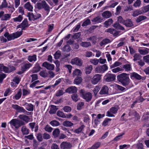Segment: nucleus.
Returning a JSON list of instances; mask_svg holds the SVG:
<instances>
[{
  "label": "nucleus",
  "instance_id": "nucleus-38",
  "mask_svg": "<svg viewBox=\"0 0 149 149\" xmlns=\"http://www.w3.org/2000/svg\"><path fill=\"white\" fill-rule=\"evenodd\" d=\"M111 42V41L110 39L108 38H105L102 40L100 43V46H102L104 45Z\"/></svg>",
  "mask_w": 149,
  "mask_h": 149
},
{
  "label": "nucleus",
  "instance_id": "nucleus-55",
  "mask_svg": "<svg viewBox=\"0 0 149 149\" xmlns=\"http://www.w3.org/2000/svg\"><path fill=\"white\" fill-rule=\"evenodd\" d=\"M63 110L65 112H69L72 110L71 108L68 106H65L63 108Z\"/></svg>",
  "mask_w": 149,
  "mask_h": 149
},
{
  "label": "nucleus",
  "instance_id": "nucleus-31",
  "mask_svg": "<svg viewBox=\"0 0 149 149\" xmlns=\"http://www.w3.org/2000/svg\"><path fill=\"white\" fill-rule=\"evenodd\" d=\"M4 36L8 40L14 39L13 33L10 34L8 32H6L4 34Z\"/></svg>",
  "mask_w": 149,
  "mask_h": 149
},
{
  "label": "nucleus",
  "instance_id": "nucleus-40",
  "mask_svg": "<svg viewBox=\"0 0 149 149\" xmlns=\"http://www.w3.org/2000/svg\"><path fill=\"white\" fill-rule=\"evenodd\" d=\"M149 49L146 48L143 49H139V52L141 55H144L148 53Z\"/></svg>",
  "mask_w": 149,
  "mask_h": 149
},
{
  "label": "nucleus",
  "instance_id": "nucleus-60",
  "mask_svg": "<svg viewBox=\"0 0 149 149\" xmlns=\"http://www.w3.org/2000/svg\"><path fill=\"white\" fill-rule=\"evenodd\" d=\"M84 104V103L83 102H79L77 105V109L79 110L81 109L83 107Z\"/></svg>",
  "mask_w": 149,
  "mask_h": 149
},
{
  "label": "nucleus",
  "instance_id": "nucleus-8",
  "mask_svg": "<svg viewBox=\"0 0 149 149\" xmlns=\"http://www.w3.org/2000/svg\"><path fill=\"white\" fill-rule=\"evenodd\" d=\"M102 75L97 74H95L91 79V81L93 84H97L101 79Z\"/></svg>",
  "mask_w": 149,
  "mask_h": 149
},
{
  "label": "nucleus",
  "instance_id": "nucleus-56",
  "mask_svg": "<svg viewBox=\"0 0 149 149\" xmlns=\"http://www.w3.org/2000/svg\"><path fill=\"white\" fill-rule=\"evenodd\" d=\"M57 115L60 117L65 118V115L64 113L60 111H58L57 113Z\"/></svg>",
  "mask_w": 149,
  "mask_h": 149
},
{
  "label": "nucleus",
  "instance_id": "nucleus-20",
  "mask_svg": "<svg viewBox=\"0 0 149 149\" xmlns=\"http://www.w3.org/2000/svg\"><path fill=\"white\" fill-rule=\"evenodd\" d=\"M23 106H25L26 109L28 111H32L33 110V106L31 104L26 103Z\"/></svg>",
  "mask_w": 149,
  "mask_h": 149
},
{
  "label": "nucleus",
  "instance_id": "nucleus-16",
  "mask_svg": "<svg viewBox=\"0 0 149 149\" xmlns=\"http://www.w3.org/2000/svg\"><path fill=\"white\" fill-rule=\"evenodd\" d=\"M37 4H42L43 8H44L45 10L47 12L48 14L50 11L49 7L45 1H42L41 3H38Z\"/></svg>",
  "mask_w": 149,
  "mask_h": 149
},
{
  "label": "nucleus",
  "instance_id": "nucleus-34",
  "mask_svg": "<svg viewBox=\"0 0 149 149\" xmlns=\"http://www.w3.org/2000/svg\"><path fill=\"white\" fill-rule=\"evenodd\" d=\"M57 109L58 108H57L56 106L53 105H51L49 113L50 114L55 113Z\"/></svg>",
  "mask_w": 149,
  "mask_h": 149
},
{
  "label": "nucleus",
  "instance_id": "nucleus-59",
  "mask_svg": "<svg viewBox=\"0 0 149 149\" xmlns=\"http://www.w3.org/2000/svg\"><path fill=\"white\" fill-rule=\"evenodd\" d=\"M123 70L122 68H121L119 67L114 68L112 70L113 72L115 73L118 72L120 71H122Z\"/></svg>",
  "mask_w": 149,
  "mask_h": 149
},
{
  "label": "nucleus",
  "instance_id": "nucleus-7",
  "mask_svg": "<svg viewBox=\"0 0 149 149\" xmlns=\"http://www.w3.org/2000/svg\"><path fill=\"white\" fill-rule=\"evenodd\" d=\"M4 11H1L0 12V18L2 21L8 20L11 17V15L9 14H4Z\"/></svg>",
  "mask_w": 149,
  "mask_h": 149
},
{
  "label": "nucleus",
  "instance_id": "nucleus-6",
  "mask_svg": "<svg viewBox=\"0 0 149 149\" xmlns=\"http://www.w3.org/2000/svg\"><path fill=\"white\" fill-rule=\"evenodd\" d=\"M108 68L106 64L98 66L96 68L95 70L97 73H103L108 69Z\"/></svg>",
  "mask_w": 149,
  "mask_h": 149
},
{
  "label": "nucleus",
  "instance_id": "nucleus-58",
  "mask_svg": "<svg viewBox=\"0 0 149 149\" xmlns=\"http://www.w3.org/2000/svg\"><path fill=\"white\" fill-rule=\"evenodd\" d=\"M44 129L45 131L49 132H51L53 129L52 128L50 127L48 125L45 126Z\"/></svg>",
  "mask_w": 149,
  "mask_h": 149
},
{
  "label": "nucleus",
  "instance_id": "nucleus-3",
  "mask_svg": "<svg viewBox=\"0 0 149 149\" xmlns=\"http://www.w3.org/2000/svg\"><path fill=\"white\" fill-rule=\"evenodd\" d=\"M79 92L82 98L85 99L86 102H88L91 100L92 98V95L91 93H85L84 90L83 89L81 90Z\"/></svg>",
  "mask_w": 149,
  "mask_h": 149
},
{
  "label": "nucleus",
  "instance_id": "nucleus-47",
  "mask_svg": "<svg viewBox=\"0 0 149 149\" xmlns=\"http://www.w3.org/2000/svg\"><path fill=\"white\" fill-rule=\"evenodd\" d=\"M21 95V91L20 90L18 91V93L15 96L13 97V98L14 99H15V100H18L20 98Z\"/></svg>",
  "mask_w": 149,
  "mask_h": 149
},
{
  "label": "nucleus",
  "instance_id": "nucleus-53",
  "mask_svg": "<svg viewBox=\"0 0 149 149\" xmlns=\"http://www.w3.org/2000/svg\"><path fill=\"white\" fill-rule=\"evenodd\" d=\"M90 62L95 65H96L99 62V60L96 58L91 59Z\"/></svg>",
  "mask_w": 149,
  "mask_h": 149
},
{
  "label": "nucleus",
  "instance_id": "nucleus-35",
  "mask_svg": "<svg viewBox=\"0 0 149 149\" xmlns=\"http://www.w3.org/2000/svg\"><path fill=\"white\" fill-rule=\"evenodd\" d=\"M81 46L83 47H88L91 46V44L89 42H82L80 44Z\"/></svg>",
  "mask_w": 149,
  "mask_h": 149
},
{
  "label": "nucleus",
  "instance_id": "nucleus-15",
  "mask_svg": "<svg viewBox=\"0 0 149 149\" xmlns=\"http://www.w3.org/2000/svg\"><path fill=\"white\" fill-rule=\"evenodd\" d=\"M77 90L75 86H70L65 90V92L69 93H74L77 92Z\"/></svg>",
  "mask_w": 149,
  "mask_h": 149
},
{
  "label": "nucleus",
  "instance_id": "nucleus-14",
  "mask_svg": "<svg viewBox=\"0 0 149 149\" xmlns=\"http://www.w3.org/2000/svg\"><path fill=\"white\" fill-rule=\"evenodd\" d=\"M123 24L127 27H132L134 26L133 22L131 19L129 18L125 20Z\"/></svg>",
  "mask_w": 149,
  "mask_h": 149
},
{
  "label": "nucleus",
  "instance_id": "nucleus-28",
  "mask_svg": "<svg viewBox=\"0 0 149 149\" xmlns=\"http://www.w3.org/2000/svg\"><path fill=\"white\" fill-rule=\"evenodd\" d=\"M130 77L131 78H134L135 79L139 80L141 78V76L135 72H133L131 74Z\"/></svg>",
  "mask_w": 149,
  "mask_h": 149
},
{
  "label": "nucleus",
  "instance_id": "nucleus-17",
  "mask_svg": "<svg viewBox=\"0 0 149 149\" xmlns=\"http://www.w3.org/2000/svg\"><path fill=\"white\" fill-rule=\"evenodd\" d=\"M109 88L107 86L104 85L102 88L99 93L101 95H105L108 94Z\"/></svg>",
  "mask_w": 149,
  "mask_h": 149
},
{
  "label": "nucleus",
  "instance_id": "nucleus-39",
  "mask_svg": "<svg viewBox=\"0 0 149 149\" xmlns=\"http://www.w3.org/2000/svg\"><path fill=\"white\" fill-rule=\"evenodd\" d=\"M142 13H143V12L142 10H136L133 12L132 15L133 17H135Z\"/></svg>",
  "mask_w": 149,
  "mask_h": 149
},
{
  "label": "nucleus",
  "instance_id": "nucleus-27",
  "mask_svg": "<svg viewBox=\"0 0 149 149\" xmlns=\"http://www.w3.org/2000/svg\"><path fill=\"white\" fill-rule=\"evenodd\" d=\"M19 118L26 123H27L29 120L30 118L28 116L26 115H20L19 116Z\"/></svg>",
  "mask_w": 149,
  "mask_h": 149
},
{
  "label": "nucleus",
  "instance_id": "nucleus-51",
  "mask_svg": "<svg viewBox=\"0 0 149 149\" xmlns=\"http://www.w3.org/2000/svg\"><path fill=\"white\" fill-rule=\"evenodd\" d=\"M8 3L6 0H3L1 5L0 6V9H2L3 8H6L7 7Z\"/></svg>",
  "mask_w": 149,
  "mask_h": 149
},
{
  "label": "nucleus",
  "instance_id": "nucleus-18",
  "mask_svg": "<svg viewBox=\"0 0 149 149\" xmlns=\"http://www.w3.org/2000/svg\"><path fill=\"white\" fill-rule=\"evenodd\" d=\"M102 17L104 18H108L111 17L112 16V13L111 12L106 11L103 12L102 14Z\"/></svg>",
  "mask_w": 149,
  "mask_h": 149
},
{
  "label": "nucleus",
  "instance_id": "nucleus-25",
  "mask_svg": "<svg viewBox=\"0 0 149 149\" xmlns=\"http://www.w3.org/2000/svg\"><path fill=\"white\" fill-rule=\"evenodd\" d=\"M24 8L29 11H32L33 9L32 6L31 5L29 2H28L26 3L24 5Z\"/></svg>",
  "mask_w": 149,
  "mask_h": 149
},
{
  "label": "nucleus",
  "instance_id": "nucleus-36",
  "mask_svg": "<svg viewBox=\"0 0 149 149\" xmlns=\"http://www.w3.org/2000/svg\"><path fill=\"white\" fill-rule=\"evenodd\" d=\"M74 125L73 123L69 121H65L63 123V125L67 127H70L73 126Z\"/></svg>",
  "mask_w": 149,
  "mask_h": 149
},
{
  "label": "nucleus",
  "instance_id": "nucleus-61",
  "mask_svg": "<svg viewBox=\"0 0 149 149\" xmlns=\"http://www.w3.org/2000/svg\"><path fill=\"white\" fill-rule=\"evenodd\" d=\"M146 18V17L145 16L141 15L139 16V17L137 18L136 21L137 22H139L145 19Z\"/></svg>",
  "mask_w": 149,
  "mask_h": 149
},
{
  "label": "nucleus",
  "instance_id": "nucleus-10",
  "mask_svg": "<svg viewBox=\"0 0 149 149\" xmlns=\"http://www.w3.org/2000/svg\"><path fill=\"white\" fill-rule=\"evenodd\" d=\"M12 107L17 110L18 112H22L26 113L27 112L23 107H20L17 104H13Z\"/></svg>",
  "mask_w": 149,
  "mask_h": 149
},
{
  "label": "nucleus",
  "instance_id": "nucleus-11",
  "mask_svg": "<svg viewBox=\"0 0 149 149\" xmlns=\"http://www.w3.org/2000/svg\"><path fill=\"white\" fill-rule=\"evenodd\" d=\"M72 147L71 143L65 141L62 142L60 145L61 149H71Z\"/></svg>",
  "mask_w": 149,
  "mask_h": 149
},
{
  "label": "nucleus",
  "instance_id": "nucleus-57",
  "mask_svg": "<svg viewBox=\"0 0 149 149\" xmlns=\"http://www.w3.org/2000/svg\"><path fill=\"white\" fill-rule=\"evenodd\" d=\"M61 55V52L59 50L56 51L54 55V58L56 59L59 58Z\"/></svg>",
  "mask_w": 149,
  "mask_h": 149
},
{
  "label": "nucleus",
  "instance_id": "nucleus-52",
  "mask_svg": "<svg viewBox=\"0 0 149 149\" xmlns=\"http://www.w3.org/2000/svg\"><path fill=\"white\" fill-rule=\"evenodd\" d=\"M71 97L72 100L75 102L78 101V100L79 99V97L76 94L72 95H71Z\"/></svg>",
  "mask_w": 149,
  "mask_h": 149
},
{
  "label": "nucleus",
  "instance_id": "nucleus-5",
  "mask_svg": "<svg viewBox=\"0 0 149 149\" xmlns=\"http://www.w3.org/2000/svg\"><path fill=\"white\" fill-rule=\"evenodd\" d=\"M116 76L114 74L108 73L104 77L105 81L108 82H111L114 80L116 79Z\"/></svg>",
  "mask_w": 149,
  "mask_h": 149
},
{
  "label": "nucleus",
  "instance_id": "nucleus-2",
  "mask_svg": "<svg viewBox=\"0 0 149 149\" xmlns=\"http://www.w3.org/2000/svg\"><path fill=\"white\" fill-rule=\"evenodd\" d=\"M9 123L12 126H14L15 128L17 129L25 124L24 123L22 120H19L16 119H12L9 122Z\"/></svg>",
  "mask_w": 149,
  "mask_h": 149
},
{
  "label": "nucleus",
  "instance_id": "nucleus-29",
  "mask_svg": "<svg viewBox=\"0 0 149 149\" xmlns=\"http://www.w3.org/2000/svg\"><path fill=\"white\" fill-rule=\"evenodd\" d=\"M113 22L112 19L111 18L109 19L104 22V26L106 28L108 27L109 26L112 24Z\"/></svg>",
  "mask_w": 149,
  "mask_h": 149
},
{
  "label": "nucleus",
  "instance_id": "nucleus-43",
  "mask_svg": "<svg viewBox=\"0 0 149 149\" xmlns=\"http://www.w3.org/2000/svg\"><path fill=\"white\" fill-rule=\"evenodd\" d=\"M23 19V17L22 15H19L17 17L13 19V20L15 22H21Z\"/></svg>",
  "mask_w": 149,
  "mask_h": 149
},
{
  "label": "nucleus",
  "instance_id": "nucleus-32",
  "mask_svg": "<svg viewBox=\"0 0 149 149\" xmlns=\"http://www.w3.org/2000/svg\"><path fill=\"white\" fill-rule=\"evenodd\" d=\"M82 73L81 71L78 69H75L72 72L73 76L74 77L80 75Z\"/></svg>",
  "mask_w": 149,
  "mask_h": 149
},
{
  "label": "nucleus",
  "instance_id": "nucleus-30",
  "mask_svg": "<svg viewBox=\"0 0 149 149\" xmlns=\"http://www.w3.org/2000/svg\"><path fill=\"white\" fill-rule=\"evenodd\" d=\"M60 131L59 129L56 128L53 131L52 134L53 135L54 138L58 137L60 134Z\"/></svg>",
  "mask_w": 149,
  "mask_h": 149
},
{
  "label": "nucleus",
  "instance_id": "nucleus-12",
  "mask_svg": "<svg viewBox=\"0 0 149 149\" xmlns=\"http://www.w3.org/2000/svg\"><path fill=\"white\" fill-rule=\"evenodd\" d=\"M105 32L110 33L113 35V36H117L119 35L120 32L114 29L109 28L105 30Z\"/></svg>",
  "mask_w": 149,
  "mask_h": 149
},
{
  "label": "nucleus",
  "instance_id": "nucleus-33",
  "mask_svg": "<svg viewBox=\"0 0 149 149\" xmlns=\"http://www.w3.org/2000/svg\"><path fill=\"white\" fill-rule=\"evenodd\" d=\"M93 70V66L91 65L86 67L85 68V72L86 74H89Z\"/></svg>",
  "mask_w": 149,
  "mask_h": 149
},
{
  "label": "nucleus",
  "instance_id": "nucleus-19",
  "mask_svg": "<svg viewBox=\"0 0 149 149\" xmlns=\"http://www.w3.org/2000/svg\"><path fill=\"white\" fill-rule=\"evenodd\" d=\"M91 21L96 23H101L103 21V19L101 17L98 16L93 19Z\"/></svg>",
  "mask_w": 149,
  "mask_h": 149
},
{
  "label": "nucleus",
  "instance_id": "nucleus-42",
  "mask_svg": "<svg viewBox=\"0 0 149 149\" xmlns=\"http://www.w3.org/2000/svg\"><path fill=\"white\" fill-rule=\"evenodd\" d=\"M32 65L30 63H26L24 64L22 66V69L24 71L26 70V69L29 68Z\"/></svg>",
  "mask_w": 149,
  "mask_h": 149
},
{
  "label": "nucleus",
  "instance_id": "nucleus-26",
  "mask_svg": "<svg viewBox=\"0 0 149 149\" xmlns=\"http://www.w3.org/2000/svg\"><path fill=\"white\" fill-rule=\"evenodd\" d=\"M3 71L5 73L9 72L8 68L4 66L3 64H0V72Z\"/></svg>",
  "mask_w": 149,
  "mask_h": 149
},
{
  "label": "nucleus",
  "instance_id": "nucleus-54",
  "mask_svg": "<svg viewBox=\"0 0 149 149\" xmlns=\"http://www.w3.org/2000/svg\"><path fill=\"white\" fill-rule=\"evenodd\" d=\"M122 64V63L120 62L116 61L113 64L111 65L110 67L111 68H112L115 67L120 66Z\"/></svg>",
  "mask_w": 149,
  "mask_h": 149
},
{
  "label": "nucleus",
  "instance_id": "nucleus-48",
  "mask_svg": "<svg viewBox=\"0 0 149 149\" xmlns=\"http://www.w3.org/2000/svg\"><path fill=\"white\" fill-rule=\"evenodd\" d=\"M84 127L85 126L84 125H82L78 128L74 130V132L78 134L81 132L82 130Z\"/></svg>",
  "mask_w": 149,
  "mask_h": 149
},
{
  "label": "nucleus",
  "instance_id": "nucleus-44",
  "mask_svg": "<svg viewBox=\"0 0 149 149\" xmlns=\"http://www.w3.org/2000/svg\"><path fill=\"white\" fill-rule=\"evenodd\" d=\"M36 56L35 55L32 56H29L28 58V60L30 62H32L33 61H35L36 60Z\"/></svg>",
  "mask_w": 149,
  "mask_h": 149
},
{
  "label": "nucleus",
  "instance_id": "nucleus-21",
  "mask_svg": "<svg viewBox=\"0 0 149 149\" xmlns=\"http://www.w3.org/2000/svg\"><path fill=\"white\" fill-rule=\"evenodd\" d=\"M20 26H22V30L24 29L26 27H28L29 26L27 19H24L21 24Z\"/></svg>",
  "mask_w": 149,
  "mask_h": 149
},
{
  "label": "nucleus",
  "instance_id": "nucleus-22",
  "mask_svg": "<svg viewBox=\"0 0 149 149\" xmlns=\"http://www.w3.org/2000/svg\"><path fill=\"white\" fill-rule=\"evenodd\" d=\"M123 69L126 72L130 71L132 70V66L130 64H125L123 66Z\"/></svg>",
  "mask_w": 149,
  "mask_h": 149
},
{
  "label": "nucleus",
  "instance_id": "nucleus-64",
  "mask_svg": "<svg viewBox=\"0 0 149 149\" xmlns=\"http://www.w3.org/2000/svg\"><path fill=\"white\" fill-rule=\"evenodd\" d=\"M110 110L112 113L115 114L117 113L118 109L117 107H114L111 108Z\"/></svg>",
  "mask_w": 149,
  "mask_h": 149
},
{
  "label": "nucleus",
  "instance_id": "nucleus-63",
  "mask_svg": "<svg viewBox=\"0 0 149 149\" xmlns=\"http://www.w3.org/2000/svg\"><path fill=\"white\" fill-rule=\"evenodd\" d=\"M91 23V22L90 19H88L83 23L82 26H86L90 24Z\"/></svg>",
  "mask_w": 149,
  "mask_h": 149
},
{
  "label": "nucleus",
  "instance_id": "nucleus-46",
  "mask_svg": "<svg viewBox=\"0 0 149 149\" xmlns=\"http://www.w3.org/2000/svg\"><path fill=\"white\" fill-rule=\"evenodd\" d=\"M64 67L66 69L68 70V71L70 74L71 73L72 67L71 65L66 64L64 66Z\"/></svg>",
  "mask_w": 149,
  "mask_h": 149
},
{
  "label": "nucleus",
  "instance_id": "nucleus-4",
  "mask_svg": "<svg viewBox=\"0 0 149 149\" xmlns=\"http://www.w3.org/2000/svg\"><path fill=\"white\" fill-rule=\"evenodd\" d=\"M30 21L35 20L41 17V15L40 14L35 13H29L28 15Z\"/></svg>",
  "mask_w": 149,
  "mask_h": 149
},
{
  "label": "nucleus",
  "instance_id": "nucleus-50",
  "mask_svg": "<svg viewBox=\"0 0 149 149\" xmlns=\"http://www.w3.org/2000/svg\"><path fill=\"white\" fill-rule=\"evenodd\" d=\"M141 56L138 53H136L135 54L134 56L133 57V61H136L137 60H139L141 58Z\"/></svg>",
  "mask_w": 149,
  "mask_h": 149
},
{
  "label": "nucleus",
  "instance_id": "nucleus-37",
  "mask_svg": "<svg viewBox=\"0 0 149 149\" xmlns=\"http://www.w3.org/2000/svg\"><path fill=\"white\" fill-rule=\"evenodd\" d=\"M22 30L20 31H17L13 33L14 39L19 37L22 34Z\"/></svg>",
  "mask_w": 149,
  "mask_h": 149
},
{
  "label": "nucleus",
  "instance_id": "nucleus-49",
  "mask_svg": "<svg viewBox=\"0 0 149 149\" xmlns=\"http://www.w3.org/2000/svg\"><path fill=\"white\" fill-rule=\"evenodd\" d=\"M41 77L45 78L47 77L48 75V73L46 70L41 71L39 73Z\"/></svg>",
  "mask_w": 149,
  "mask_h": 149
},
{
  "label": "nucleus",
  "instance_id": "nucleus-9",
  "mask_svg": "<svg viewBox=\"0 0 149 149\" xmlns=\"http://www.w3.org/2000/svg\"><path fill=\"white\" fill-rule=\"evenodd\" d=\"M71 63L72 64H75L79 66H81L83 64L82 60L78 57H76L72 59Z\"/></svg>",
  "mask_w": 149,
  "mask_h": 149
},
{
  "label": "nucleus",
  "instance_id": "nucleus-41",
  "mask_svg": "<svg viewBox=\"0 0 149 149\" xmlns=\"http://www.w3.org/2000/svg\"><path fill=\"white\" fill-rule=\"evenodd\" d=\"M82 81V79L80 77H77L74 81V84L78 85L80 84Z\"/></svg>",
  "mask_w": 149,
  "mask_h": 149
},
{
  "label": "nucleus",
  "instance_id": "nucleus-1",
  "mask_svg": "<svg viewBox=\"0 0 149 149\" xmlns=\"http://www.w3.org/2000/svg\"><path fill=\"white\" fill-rule=\"evenodd\" d=\"M129 75V74L122 73L117 76L118 80L123 86H127L130 82V79L128 76Z\"/></svg>",
  "mask_w": 149,
  "mask_h": 149
},
{
  "label": "nucleus",
  "instance_id": "nucleus-45",
  "mask_svg": "<svg viewBox=\"0 0 149 149\" xmlns=\"http://www.w3.org/2000/svg\"><path fill=\"white\" fill-rule=\"evenodd\" d=\"M49 123L52 126L54 127L60 125V123L58 121L56 120L52 121L50 122Z\"/></svg>",
  "mask_w": 149,
  "mask_h": 149
},
{
  "label": "nucleus",
  "instance_id": "nucleus-24",
  "mask_svg": "<svg viewBox=\"0 0 149 149\" xmlns=\"http://www.w3.org/2000/svg\"><path fill=\"white\" fill-rule=\"evenodd\" d=\"M21 131L23 135H27L29 133V130L25 126H23L21 128Z\"/></svg>",
  "mask_w": 149,
  "mask_h": 149
},
{
  "label": "nucleus",
  "instance_id": "nucleus-23",
  "mask_svg": "<svg viewBox=\"0 0 149 149\" xmlns=\"http://www.w3.org/2000/svg\"><path fill=\"white\" fill-rule=\"evenodd\" d=\"M97 38L96 36H91L89 38H87V40H91V41L93 43L95 44L97 42Z\"/></svg>",
  "mask_w": 149,
  "mask_h": 149
},
{
  "label": "nucleus",
  "instance_id": "nucleus-62",
  "mask_svg": "<svg viewBox=\"0 0 149 149\" xmlns=\"http://www.w3.org/2000/svg\"><path fill=\"white\" fill-rule=\"evenodd\" d=\"M141 3V1L140 0H136L133 4V6L135 7H139L140 6Z\"/></svg>",
  "mask_w": 149,
  "mask_h": 149
},
{
  "label": "nucleus",
  "instance_id": "nucleus-13",
  "mask_svg": "<svg viewBox=\"0 0 149 149\" xmlns=\"http://www.w3.org/2000/svg\"><path fill=\"white\" fill-rule=\"evenodd\" d=\"M42 66L50 70H53L54 69V65L51 64L47 62H45L43 63Z\"/></svg>",
  "mask_w": 149,
  "mask_h": 149
}]
</instances>
